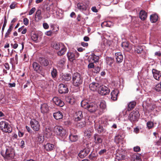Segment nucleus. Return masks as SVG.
Masks as SVG:
<instances>
[{"label": "nucleus", "mask_w": 161, "mask_h": 161, "mask_svg": "<svg viewBox=\"0 0 161 161\" xmlns=\"http://www.w3.org/2000/svg\"><path fill=\"white\" fill-rule=\"evenodd\" d=\"M147 125L148 129L152 128L154 126L153 123L151 121H148L147 123Z\"/></svg>", "instance_id": "49530a36"}, {"label": "nucleus", "mask_w": 161, "mask_h": 161, "mask_svg": "<svg viewBox=\"0 0 161 161\" xmlns=\"http://www.w3.org/2000/svg\"><path fill=\"white\" fill-rule=\"evenodd\" d=\"M44 148L47 151H50L54 148L55 146L53 144L47 143L44 145Z\"/></svg>", "instance_id": "aec40b11"}, {"label": "nucleus", "mask_w": 161, "mask_h": 161, "mask_svg": "<svg viewBox=\"0 0 161 161\" xmlns=\"http://www.w3.org/2000/svg\"><path fill=\"white\" fill-rule=\"evenodd\" d=\"M91 9L93 12L95 13H97L98 12V10L97 9L96 7H93Z\"/></svg>", "instance_id": "0e129e2a"}, {"label": "nucleus", "mask_w": 161, "mask_h": 161, "mask_svg": "<svg viewBox=\"0 0 161 161\" xmlns=\"http://www.w3.org/2000/svg\"><path fill=\"white\" fill-rule=\"evenodd\" d=\"M31 128L36 131H38L40 129V125L38 122L35 119H32L30 121Z\"/></svg>", "instance_id": "0eeeda50"}, {"label": "nucleus", "mask_w": 161, "mask_h": 161, "mask_svg": "<svg viewBox=\"0 0 161 161\" xmlns=\"http://www.w3.org/2000/svg\"><path fill=\"white\" fill-rule=\"evenodd\" d=\"M98 92L100 94L102 95H104L109 93L110 90L106 86H100Z\"/></svg>", "instance_id": "1a4fd4ad"}, {"label": "nucleus", "mask_w": 161, "mask_h": 161, "mask_svg": "<svg viewBox=\"0 0 161 161\" xmlns=\"http://www.w3.org/2000/svg\"><path fill=\"white\" fill-rule=\"evenodd\" d=\"M65 61V59L64 58H62L60 59L58 61L57 66L60 68H62L64 66Z\"/></svg>", "instance_id": "7c9ffc66"}, {"label": "nucleus", "mask_w": 161, "mask_h": 161, "mask_svg": "<svg viewBox=\"0 0 161 161\" xmlns=\"http://www.w3.org/2000/svg\"><path fill=\"white\" fill-rule=\"evenodd\" d=\"M66 51V48L64 46H62L61 50L58 52V54L59 56H61Z\"/></svg>", "instance_id": "58836bf2"}, {"label": "nucleus", "mask_w": 161, "mask_h": 161, "mask_svg": "<svg viewBox=\"0 0 161 161\" xmlns=\"http://www.w3.org/2000/svg\"><path fill=\"white\" fill-rule=\"evenodd\" d=\"M75 132L74 130L71 129L70 130V133L69 136V139L70 141L72 142H75L78 139V136L74 133H73V132Z\"/></svg>", "instance_id": "2eb2a0df"}, {"label": "nucleus", "mask_w": 161, "mask_h": 161, "mask_svg": "<svg viewBox=\"0 0 161 161\" xmlns=\"http://www.w3.org/2000/svg\"><path fill=\"white\" fill-rule=\"evenodd\" d=\"M83 82V78L78 73H75L72 75V83L75 86H79Z\"/></svg>", "instance_id": "f03ea898"}, {"label": "nucleus", "mask_w": 161, "mask_h": 161, "mask_svg": "<svg viewBox=\"0 0 161 161\" xmlns=\"http://www.w3.org/2000/svg\"><path fill=\"white\" fill-rule=\"evenodd\" d=\"M77 125L80 127H83L84 126V124L83 122H79L77 124Z\"/></svg>", "instance_id": "680f3d73"}, {"label": "nucleus", "mask_w": 161, "mask_h": 161, "mask_svg": "<svg viewBox=\"0 0 161 161\" xmlns=\"http://www.w3.org/2000/svg\"><path fill=\"white\" fill-rule=\"evenodd\" d=\"M81 45L84 47H86L88 46V43L84 42H81Z\"/></svg>", "instance_id": "338daca9"}, {"label": "nucleus", "mask_w": 161, "mask_h": 161, "mask_svg": "<svg viewBox=\"0 0 161 161\" xmlns=\"http://www.w3.org/2000/svg\"><path fill=\"white\" fill-rule=\"evenodd\" d=\"M134 150L136 152H138L140 150V148L139 147L137 146L134 147Z\"/></svg>", "instance_id": "4d7b16f0"}, {"label": "nucleus", "mask_w": 161, "mask_h": 161, "mask_svg": "<svg viewBox=\"0 0 161 161\" xmlns=\"http://www.w3.org/2000/svg\"><path fill=\"white\" fill-rule=\"evenodd\" d=\"M66 100L67 103L71 104H73L74 103V99L70 98V97L66 98Z\"/></svg>", "instance_id": "37998d69"}, {"label": "nucleus", "mask_w": 161, "mask_h": 161, "mask_svg": "<svg viewBox=\"0 0 161 161\" xmlns=\"http://www.w3.org/2000/svg\"><path fill=\"white\" fill-rule=\"evenodd\" d=\"M0 128L3 132L5 133H11L12 131V128L10 125L5 121L0 122Z\"/></svg>", "instance_id": "7ed1b4c3"}, {"label": "nucleus", "mask_w": 161, "mask_h": 161, "mask_svg": "<svg viewBox=\"0 0 161 161\" xmlns=\"http://www.w3.org/2000/svg\"><path fill=\"white\" fill-rule=\"evenodd\" d=\"M114 60L113 58L111 57H107L106 58V62L108 64L111 65L113 63Z\"/></svg>", "instance_id": "4c0bfd02"}, {"label": "nucleus", "mask_w": 161, "mask_h": 161, "mask_svg": "<svg viewBox=\"0 0 161 161\" xmlns=\"http://www.w3.org/2000/svg\"><path fill=\"white\" fill-rule=\"evenodd\" d=\"M53 116L57 120L62 119L63 116L62 113L59 111L53 113Z\"/></svg>", "instance_id": "4be33fe9"}, {"label": "nucleus", "mask_w": 161, "mask_h": 161, "mask_svg": "<svg viewBox=\"0 0 161 161\" xmlns=\"http://www.w3.org/2000/svg\"><path fill=\"white\" fill-rule=\"evenodd\" d=\"M99 59V57L98 56L93 55L92 56H91V63H94L95 64H96L98 62Z\"/></svg>", "instance_id": "cd10ccee"}, {"label": "nucleus", "mask_w": 161, "mask_h": 161, "mask_svg": "<svg viewBox=\"0 0 161 161\" xmlns=\"http://www.w3.org/2000/svg\"><path fill=\"white\" fill-rule=\"evenodd\" d=\"M11 45L14 49H16L18 47V44L17 43H15L14 44L12 43Z\"/></svg>", "instance_id": "69168bd1"}, {"label": "nucleus", "mask_w": 161, "mask_h": 161, "mask_svg": "<svg viewBox=\"0 0 161 161\" xmlns=\"http://www.w3.org/2000/svg\"><path fill=\"white\" fill-rule=\"evenodd\" d=\"M7 23V20L6 19V17L5 16V17H4V24H3V27H2V33H3V31H4L5 27V26H6V25Z\"/></svg>", "instance_id": "3c124183"}, {"label": "nucleus", "mask_w": 161, "mask_h": 161, "mask_svg": "<svg viewBox=\"0 0 161 161\" xmlns=\"http://www.w3.org/2000/svg\"><path fill=\"white\" fill-rule=\"evenodd\" d=\"M117 61L118 63L121 62L123 59V57L121 53L119 52L115 53Z\"/></svg>", "instance_id": "412c9836"}, {"label": "nucleus", "mask_w": 161, "mask_h": 161, "mask_svg": "<svg viewBox=\"0 0 161 161\" xmlns=\"http://www.w3.org/2000/svg\"><path fill=\"white\" fill-rule=\"evenodd\" d=\"M67 55L69 60L70 61H72L75 59V56L73 53L70 52H68Z\"/></svg>", "instance_id": "c85d7f7f"}, {"label": "nucleus", "mask_w": 161, "mask_h": 161, "mask_svg": "<svg viewBox=\"0 0 161 161\" xmlns=\"http://www.w3.org/2000/svg\"><path fill=\"white\" fill-rule=\"evenodd\" d=\"M41 112L43 114L47 113L49 111V107L47 104L44 103L41 105Z\"/></svg>", "instance_id": "ddd939ff"}, {"label": "nucleus", "mask_w": 161, "mask_h": 161, "mask_svg": "<svg viewBox=\"0 0 161 161\" xmlns=\"http://www.w3.org/2000/svg\"><path fill=\"white\" fill-rule=\"evenodd\" d=\"M133 161H141L140 157L139 154L134 155Z\"/></svg>", "instance_id": "de8ad7c7"}, {"label": "nucleus", "mask_w": 161, "mask_h": 161, "mask_svg": "<svg viewBox=\"0 0 161 161\" xmlns=\"http://www.w3.org/2000/svg\"><path fill=\"white\" fill-rule=\"evenodd\" d=\"M97 130L98 133H100L103 131V127L101 126H99L98 129H97Z\"/></svg>", "instance_id": "13d9d810"}, {"label": "nucleus", "mask_w": 161, "mask_h": 161, "mask_svg": "<svg viewBox=\"0 0 161 161\" xmlns=\"http://www.w3.org/2000/svg\"><path fill=\"white\" fill-rule=\"evenodd\" d=\"M136 103L135 102H130L128 105V110L129 111L133 108L135 106Z\"/></svg>", "instance_id": "473e14b6"}, {"label": "nucleus", "mask_w": 161, "mask_h": 161, "mask_svg": "<svg viewBox=\"0 0 161 161\" xmlns=\"http://www.w3.org/2000/svg\"><path fill=\"white\" fill-rule=\"evenodd\" d=\"M51 75L53 78H55L57 75V69H53L51 71Z\"/></svg>", "instance_id": "79ce46f5"}, {"label": "nucleus", "mask_w": 161, "mask_h": 161, "mask_svg": "<svg viewBox=\"0 0 161 161\" xmlns=\"http://www.w3.org/2000/svg\"><path fill=\"white\" fill-rule=\"evenodd\" d=\"M44 140V136L39 135L36 138V142L37 144H40L43 142Z\"/></svg>", "instance_id": "b1692460"}, {"label": "nucleus", "mask_w": 161, "mask_h": 161, "mask_svg": "<svg viewBox=\"0 0 161 161\" xmlns=\"http://www.w3.org/2000/svg\"><path fill=\"white\" fill-rule=\"evenodd\" d=\"M155 56L159 57L161 55V53L159 51L156 52L155 53Z\"/></svg>", "instance_id": "774afa93"}, {"label": "nucleus", "mask_w": 161, "mask_h": 161, "mask_svg": "<svg viewBox=\"0 0 161 161\" xmlns=\"http://www.w3.org/2000/svg\"><path fill=\"white\" fill-rule=\"evenodd\" d=\"M119 93V91L117 89L112 91L111 93V99L113 101L116 100L117 98V95Z\"/></svg>", "instance_id": "a211bd4d"}, {"label": "nucleus", "mask_w": 161, "mask_h": 161, "mask_svg": "<svg viewBox=\"0 0 161 161\" xmlns=\"http://www.w3.org/2000/svg\"><path fill=\"white\" fill-rule=\"evenodd\" d=\"M23 22L24 25H27L29 24V20L27 18H24L23 19Z\"/></svg>", "instance_id": "5fc2aeb1"}, {"label": "nucleus", "mask_w": 161, "mask_h": 161, "mask_svg": "<svg viewBox=\"0 0 161 161\" xmlns=\"http://www.w3.org/2000/svg\"><path fill=\"white\" fill-rule=\"evenodd\" d=\"M147 17V13L144 11L142 10L139 14V17L142 20H145Z\"/></svg>", "instance_id": "bb28decb"}, {"label": "nucleus", "mask_w": 161, "mask_h": 161, "mask_svg": "<svg viewBox=\"0 0 161 161\" xmlns=\"http://www.w3.org/2000/svg\"><path fill=\"white\" fill-rule=\"evenodd\" d=\"M4 66L5 67V69L8 70H9V64L8 63H5V64H3Z\"/></svg>", "instance_id": "052dcab7"}, {"label": "nucleus", "mask_w": 161, "mask_h": 161, "mask_svg": "<svg viewBox=\"0 0 161 161\" xmlns=\"http://www.w3.org/2000/svg\"><path fill=\"white\" fill-rule=\"evenodd\" d=\"M94 139L96 143H101L102 142V139L97 135H95Z\"/></svg>", "instance_id": "2f4dec72"}, {"label": "nucleus", "mask_w": 161, "mask_h": 161, "mask_svg": "<svg viewBox=\"0 0 161 161\" xmlns=\"http://www.w3.org/2000/svg\"><path fill=\"white\" fill-rule=\"evenodd\" d=\"M53 131L55 134L62 138H65L66 136V132L65 130L60 126H55L53 128Z\"/></svg>", "instance_id": "20e7f679"}, {"label": "nucleus", "mask_w": 161, "mask_h": 161, "mask_svg": "<svg viewBox=\"0 0 161 161\" xmlns=\"http://www.w3.org/2000/svg\"><path fill=\"white\" fill-rule=\"evenodd\" d=\"M89 152L90 150L89 149L85 148L80 151V153L78 154V156L81 158H83L87 155Z\"/></svg>", "instance_id": "4468645a"}, {"label": "nucleus", "mask_w": 161, "mask_h": 161, "mask_svg": "<svg viewBox=\"0 0 161 161\" xmlns=\"http://www.w3.org/2000/svg\"><path fill=\"white\" fill-rule=\"evenodd\" d=\"M52 45L53 48L57 50L59 49L61 46L60 44L58 42L53 43Z\"/></svg>", "instance_id": "ea45409f"}, {"label": "nucleus", "mask_w": 161, "mask_h": 161, "mask_svg": "<svg viewBox=\"0 0 161 161\" xmlns=\"http://www.w3.org/2000/svg\"><path fill=\"white\" fill-rule=\"evenodd\" d=\"M139 116L140 114L138 111H133L130 114L129 119L131 122L136 121Z\"/></svg>", "instance_id": "6e6552de"}, {"label": "nucleus", "mask_w": 161, "mask_h": 161, "mask_svg": "<svg viewBox=\"0 0 161 161\" xmlns=\"http://www.w3.org/2000/svg\"><path fill=\"white\" fill-rule=\"evenodd\" d=\"M75 121H79L83 117L82 112L81 111H78L76 112L74 115Z\"/></svg>", "instance_id": "6ab92c4d"}, {"label": "nucleus", "mask_w": 161, "mask_h": 161, "mask_svg": "<svg viewBox=\"0 0 161 161\" xmlns=\"http://www.w3.org/2000/svg\"><path fill=\"white\" fill-rule=\"evenodd\" d=\"M123 137L121 136L118 135L115 137V142L117 143H118L121 141Z\"/></svg>", "instance_id": "c9c22d12"}, {"label": "nucleus", "mask_w": 161, "mask_h": 161, "mask_svg": "<svg viewBox=\"0 0 161 161\" xmlns=\"http://www.w3.org/2000/svg\"><path fill=\"white\" fill-rule=\"evenodd\" d=\"M58 92L60 93H65L68 92V88L66 85L61 84L58 86Z\"/></svg>", "instance_id": "9d476101"}, {"label": "nucleus", "mask_w": 161, "mask_h": 161, "mask_svg": "<svg viewBox=\"0 0 161 161\" xmlns=\"http://www.w3.org/2000/svg\"><path fill=\"white\" fill-rule=\"evenodd\" d=\"M13 29V24H11L10 25L9 28L8 29L7 32H6V33L5 34V37H6V38L7 37L9 36V35L10 34L11 32L12 31V30Z\"/></svg>", "instance_id": "f704fd0d"}, {"label": "nucleus", "mask_w": 161, "mask_h": 161, "mask_svg": "<svg viewBox=\"0 0 161 161\" xmlns=\"http://www.w3.org/2000/svg\"><path fill=\"white\" fill-rule=\"evenodd\" d=\"M121 45L122 47L127 51H129V50H130V49H128L130 47V45L128 42H123L122 43Z\"/></svg>", "instance_id": "e433bc0d"}, {"label": "nucleus", "mask_w": 161, "mask_h": 161, "mask_svg": "<svg viewBox=\"0 0 161 161\" xmlns=\"http://www.w3.org/2000/svg\"><path fill=\"white\" fill-rule=\"evenodd\" d=\"M106 109V103L103 100L99 102L97 100H95L91 102V113L95 112L96 114H100L103 113Z\"/></svg>", "instance_id": "f257e3e1"}, {"label": "nucleus", "mask_w": 161, "mask_h": 161, "mask_svg": "<svg viewBox=\"0 0 161 161\" xmlns=\"http://www.w3.org/2000/svg\"><path fill=\"white\" fill-rule=\"evenodd\" d=\"M125 156L124 155H120L117 154L116 156V159L118 160H121L125 158Z\"/></svg>", "instance_id": "09e8293b"}, {"label": "nucleus", "mask_w": 161, "mask_h": 161, "mask_svg": "<svg viewBox=\"0 0 161 161\" xmlns=\"http://www.w3.org/2000/svg\"><path fill=\"white\" fill-rule=\"evenodd\" d=\"M154 89L156 91L158 92L161 91V82L155 86Z\"/></svg>", "instance_id": "a18cd8bd"}, {"label": "nucleus", "mask_w": 161, "mask_h": 161, "mask_svg": "<svg viewBox=\"0 0 161 161\" xmlns=\"http://www.w3.org/2000/svg\"><path fill=\"white\" fill-rule=\"evenodd\" d=\"M99 85L98 83L92 82L91 84V91L95 92L97 91L98 88L99 89Z\"/></svg>", "instance_id": "a878e982"}, {"label": "nucleus", "mask_w": 161, "mask_h": 161, "mask_svg": "<svg viewBox=\"0 0 161 161\" xmlns=\"http://www.w3.org/2000/svg\"><path fill=\"white\" fill-rule=\"evenodd\" d=\"M158 18V16L156 14H152L150 16V21L153 23L156 22L157 21Z\"/></svg>", "instance_id": "c756f323"}, {"label": "nucleus", "mask_w": 161, "mask_h": 161, "mask_svg": "<svg viewBox=\"0 0 161 161\" xmlns=\"http://www.w3.org/2000/svg\"><path fill=\"white\" fill-rule=\"evenodd\" d=\"M90 133L91 132L88 131V130H86L84 132L85 136L87 138H90Z\"/></svg>", "instance_id": "8fccbe9b"}, {"label": "nucleus", "mask_w": 161, "mask_h": 161, "mask_svg": "<svg viewBox=\"0 0 161 161\" xmlns=\"http://www.w3.org/2000/svg\"><path fill=\"white\" fill-rule=\"evenodd\" d=\"M17 3L15 2H13L10 6V8L11 9H14L16 7Z\"/></svg>", "instance_id": "603ef678"}, {"label": "nucleus", "mask_w": 161, "mask_h": 161, "mask_svg": "<svg viewBox=\"0 0 161 161\" xmlns=\"http://www.w3.org/2000/svg\"><path fill=\"white\" fill-rule=\"evenodd\" d=\"M62 78L63 80L68 81L71 80L72 76L70 74H68L63 75L62 76Z\"/></svg>", "instance_id": "393cba45"}, {"label": "nucleus", "mask_w": 161, "mask_h": 161, "mask_svg": "<svg viewBox=\"0 0 161 161\" xmlns=\"http://www.w3.org/2000/svg\"><path fill=\"white\" fill-rule=\"evenodd\" d=\"M3 156L5 159L8 160L13 159L14 156V149L8 147L6 149L5 153L3 155Z\"/></svg>", "instance_id": "39448f33"}, {"label": "nucleus", "mask_w": 161, "mask_h": 161, "mask_svg": "<svg viewBox=\"0 0 161 161\" xmlns=\"http://www.w3.org/2000/svg\"><path fill=\"white\" fill-rule=\"evenodd\" d=\"M32 66L35 71L37 73L40 74L43 76H44L45 74L42 68L38 63L36 62H34L33 63Z\"/></svg>", "instance_id": "423d86ee"}, {"label": "nucleus", "mask_w": 161, "mask_h": 161, "mask_svg": "<svg viewBox=\"0 0 161 161\" xmlns=\"http://www.w3.org/2000/svg\"><path fill=\"white\" fill-rule=\"evenodd\" d=\"M45 34L47 36H51L53 34V32L51 31H49L46 32Z\"/></svg>", "instance_id": "6e6d98bb"}, {"label": "nucleus", "mask_w": 161, "mask_h": 161, "mask_svg": "<svg viewBox=\"0 0 161 161\" xmlns=\"http://www.w3.org/2000/svg\"><path fill=\"white\" fill-rule=\"evenodd\" d=\"M38 35L36 34H33L31 36V39L35 42H37Z\"/></svg>", "instance_id": "a19ab883"}, {"label": "nucleus", "mask_w": 161, "mask_h": 161, "mask_svg": "<svg viewBox=\"0 0 161 161\" xmlns=\"http://www.w3.org/2000/svg\"><path fill=\"white\" fill-rule=\"evenodd\" d=\"M152 71L153 77L155 80H161V71L155 69H153Z\"/></svg>", "instance_id": "9b49d317"}, {"label": "nucleus", "mask_w": 161, "mask_h": 161, "mask_svg": "<svg viewBox=\"0 0 161 161\" xmlns=\"http://www.w3.org/2000/svg\"><path fill=\"white\" fill-rule=\"evenodd\" d=\"M53 100L55 104L60 107H63L64 104V103L58 97H54Z\"/></svg>", "instance_id": "f8f14e48"}, {"label": "nucleus", "mask_w": 161, "mask_h": 161, "mask_svg": "<svg viewBox=\"0 0 161 161\" xmlns=\"http://www.w3.org/2000/svg\"><path fill=\"white\" fill-rule=\"evenodd\" d=\"M143 48L140 46H137L135 47V51L138 53H141L143 51Z\"/></svg>", "instance_id": "72a5a7b5"}, {"label": "nucleus", "mask_w": 161, "mask_h": 161, "mask_svg": "<svg viewBox=\"0 0 161 161\" xmlns=\"http://www.w3.org/2000/svg\"><path fill=\"white\" fill-rule=\"evenodd\" d=\"M106 149H103L101 150L99 152V154L100 155H102L106 152Z\"/></svg>", "instance_id": "bf43d9fd"}, {"label": "nucleus", "mask_w": 161, "mask_h": 161, "mask_svg": "<svg viewBox=\"0 0 161 161\" xmlns=\"http://www.w3.org/2000/svg\"><path fill=\"white\" fill-rule=\"evenodd\" d=\"M41 11L40 10H37L36 13L35 17H38L39 19H42V16H41Z\"/></svg>", "instance_id": "c03bdc74"}, {"label": "nucleus", "mask_w": 161, "mask_h": 161, "mask_svg": "<svg viewBox=\"0 0 161 161\" xmlns=\"http://www.w3.org/2000/svg\"><path fill=\"white\" fill-rule=\"evenodd\" d=\"M97 65V64H95L94 63H91V69L92 68V71L94 73H97L99 72L100 70V68L98 66H96Z\"/></svg>", "instance_id": "5701e85b"}, {"label": "nucleus", "mask_w": 161, "mask_h": 161, "mask_svg": "<svg viewBox=\"0 0 161 161\" xmlns=\"http://www.w3.org/2000/svg\"><path fill=\"white\" fill-rule=\"evenodd\" d=\"M43 26L45 29H47L49 28L48 24L46 23H44L43 24Z\"/></svg>", "instance_id": "e2e57ef3"}, {"label": "nucleus", "mask_w": 161, "mask_h": 161, "mask_svg": "<svg viewBox=\"0 0 161 161\" xmlns=\"http://www.w3.org/2000/svg\"><path fill=\"white\" fill-rule=\"evenodd\" d=\"M39 61L41 65L45 66H47L49 64L48 60L43 58H40Z\"/></svg>", "instance_id": "f3484780"}, {"label": "nucleus", "mask_w": 161, "mask_h": 161, "mask_svg": "<svg viewBox=\"0 0 161 161\" xmlns=\"http://www.w3.org/2000/svg\"><path fill=\"white\" fill-rule=\"evenodd\" d=\"M35 10L36 8H32L30 11L29 13V15H31L35 12Z\"/></svg>", "instance_id": "864d4df0"}, {"label": "nucleus", "mask_w": 161, "mask_h": 161, "mask_svg": "<svg viewBox=\"0 0 161 161\" xmlns=\"http://www.w3.org/2000/svg\"><path fill=\"white\" fill-rule=\"evenodd\" d=\"M81 106L85 109H87L89 112L90 111V104L87 102V100H84L81 101Z\"/></svg>", "instance_id": "dca6fc26"}]
</instances>
